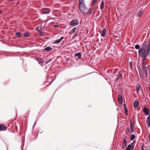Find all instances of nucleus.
Returning a JSON list of instances; mask_svg holds the SVG:
<instances>
[{
	"label": "nucleus",
	"mask_w": 150,
	"mask_h": 150,
	"mask_svg": "<svg viewBox=\"0 0 150 150\" xmlns=\"http://www.w3.org/2000/svg\"><path fill=\"white\" fill-rule=\"evenodd\" d=\"M146 58H143L142 61V68L141 69L140 67H139L138 70L139 74L141 78L143 77V74H145V75L146 77H147L148 76V73L147 69L146 68V63L145 62V59Z\"/></svg>",
	"instance_id": "nucleus-1"
},
{
	"label": "nucleus",
	"mask_w": 150,
	"mask_h": 150,
	"mask_svg": "<svg viewBox=\"0 0 150 150\" xmlns=\"http://www.w3.org/2000/svg\"><path fill=\"white\" fill-rule=\"evenodd\" d=\"M79 9L80 11L83 13H86L88 11V8H85L83 4V0H79Z\"/></svg>",
	"instance_id": "nucleus-2"
},
{
	"label": "nucleus",
	"mask_w": 150,
	"mask_h": 150,
	"mask_svg": "<svg viewBox=\"0 0 150 150\" xmlns=\"http://www.w3.org/2000/svg\"><path fill=\"white\" fill-rule=\"evenodd\" d=\"M139 54L141 58H146L147 55L146 54V50L144 48H140L139 51Z\"/></svg>",
	"instance_id": "nucleus-3"
},
{
	"label": "nucleus",
	"mask_w": 150,
	"mask_h": 150,
	"mask_svg": "<svg viewBox=\"0 0 150 150\" xmlns=\"http://www.w3.org/2000/svg\"><path fill=\"white\" fill-rule=\"evenodd\" d=\"M51 10L48 8H45L42 10V13L43 14H48L50 13Z\"/></svg>",
	"instance_id": "nucleus-4"
},
{
	"label": "nucleus",
	"mask_w": 150,
	"mask_h": 150,
	"mask_svg": "<svg viewBox=\"0 0 150 150\" xmlns=\"http://www.w3.org/2000/svg\"><path fill=\"white\" fill-rule=\"evenodd\" d=\"M116 77L115 79V80L117 81L120 79L121 77H122V75L120 72V71L118 72L117 74L116 75Z\"/></svg>",
	"instance_id": "nucleus-5"
},
{
	"label": "nucleus",
	"mask_w": 150,
	"mask_h": 150,
	"mask_svg": "<svg viewBox=\"0 0 150 150\" xmlns=\"http://www.w3.org/2000/svg\"><path fill=\"white\" fill-rule=\"evenodd\" d=\"M82 56V54L81 52H78L76 53V59L79 61V60L80 59Z\"/></svg>",
	"instance_id": "nucleus-6"
},
{
	"label": "nucleus",
	"mask_w": 150,
	"mask_h": 150,
	"mask_svg": "<svg viewBox=\"0 0 150 150\" xmlns=\"http://www.w3.org/2000/svg\"><path fill=\"white\" fill-rule=\"evenodd\" d=\"M143 111L144 113L146 115H149V109L147 108L146 107H145L143 110Z\"/></svg>",
	"instance_id": "nucleus-7"
},
{
	"label": "nucleus",
	"mask_w": 150,
	"mask_h": 150,
	"mask_svg": "<svg viewBox=\"0 0 150 150\" xmlns=\"http://www.w3.org/2000/svg\"><path fill=\"white\" fill-rule=\"evenodd\" d=\"M64 38V37H62L59 39L56 40L53 42V43L54 44H57L59 43Z\"/></svg>",
	"instance_id": "nucleus-8"
},
{
	"label": "nucleus",
	"mask_w": 150,
	"mask_h": 150,
	"mask_svg": "<svg viewBox=\"0 0 150 150\" xmlns=\"http://www.w3.org/2000/svg\"><path fill=\"white\" fill-rule=\"evenodd\" d=\"M123 143L122 145V148H125L127 146V142L126 138L124 139L123 141Z\"/></svg>",
	"instance_id": "nucleus-9"
},
{
	"label": "nucleus",
	"mask_w": 150,
	"mask_h": 150,
	"mask_svg": "<svg viewBox=\"0 0 150 150\" xmlns=\"http://www.w3.org/2000/svg\"><path fill=\"white\" fill-rule=\"evenodd\" d=\"M118 102L121 104L122 103V98L121 95H118Z\"/></svg>",
	"instance_id": "nucleus-10"
},
{
	"label": "nucleus",
	"mask_w": 150,
	"mask_h": 150,
	"mask_svg": "<svg viewBox=\"0 0 150 150\" xmlns=\"http://www.w3.org/2000/svg\"><path fill=\"white\" fill-rule=\"evenodd\" d=\"M146 122L148 126L150 127V115L147 117Z\"/></svg>",
	"instance_id": "nucleus-11"
},
{
	"label": "nucleus",
	"mask_w": 150,
	"mask_h": 150,
	"mask_svg": "<svg viewBox=\"0 0 150 150\" xmlns=\"http://www.w3.org/2000/svg\"><path fill=\"white\" fill-rule=\"evenodd\" d=\"M138 13L137 14V17L139 18L143 14L144 12L140 10L138 12Z\"/></svg>",
	"instance_id": "nucleus-12"
},
{
	"label": "nucleus",
	"mask_w": 150,
	"mask_h": 150,
	"mask_svg": "<svg viewBox=\"0 0 150 150\" xmlns=\"http://www.w3.org/2000/svg\"><path fill=\"white\" fill-rule=\"evenodd\" d=\"M149 43H148V41H146L144 42L143 44V47L144 49H146Z\"/></svg>",
	"instance_id": "nucleus-13"
},
{
	"label": "nucleus",
	"mask_w": 150,
	"mask_h": 150,
	"mask_svg": "<svg viewBox=\"0 0 150 150\" xmlns=\"http://www.w3.org/2000/svg\"><path fill=\"white\" fill-rule=\"evenodd\" d=\"M6 129L5 127L3 125H0V131H4Z\"/></svg>",
	"instance_id": "nucleus-14"
},
{
	"label": "nucleus",
	"mask_w": 150,
	"mask_h": 150,
	"mask_svg": "<svg viewBox=\"0 0 150 150\" xmlns=\"http://www.w3.org/2000/svg\"><path fill=\"white\" fill-rule=\"evenodd\" d=\"M106 33V30L105 28L103 29L102 32L101 34V36L103 37H104Z\"/></svg>",
	"instance_id": "nucleus-15"
},
{
	"label": "nucleus",
	"mask_w": 150,
	"mask_h": 150,
	"mask_svg": "<svg viewBox=\"0 0 150 150\" xmlns=\"http://www.w3.org/2000/svg\"><path fill=\"white\" fill-rule=\"evenodd\" d=\"M104 1L103 0H102L101 1V2L100 4V9L101 10H102L103 9V7L104 6Z\"/></svg>",
	"instance_id": "nucleus-16"
},
{
	"label": "nucleus",
	"mask_w": 150,
	"mask_h": 150,
	"mask_svg": "<svg viewBox=\"0 0 150 150\" xmlns=\"http://www.w3.org/2000/svg\"><path fill=\"white\" fill-rule=\"evenodd\" d=\"M52 49V48L51 47L49 46L48 47H46L44 50H47V51H51Z\"/></svg>",
	"instance_id": "nucleus-17"
},
{
	"label": "nucleus",
	"mask_w": 150,
	"mask_h": 150,
	"mask_svg": "<svg viewBox=\"0 0 150 150\" xmlns=\"http://www.w3.org/2000/svg\"><path fill=\"white\" fill-rule=\"evenodd\" d=\"M37 31H38L40 32V34H42V28L40 27L39 28V27H37Z\"/></svg>",
	"instance_id": "nucleus-18"
},
{
	"label": "nucleus",
	"mask_w": 150,
	"mask_h": 150,
	"mask_svg": "<svg viewBox=\"0 0 150 150\" xmlns=\"http://www.w3.org/2000/svg\"><path fill=\"white\" fill-rule=\"evenodd\" d=\"M130 129H134V124L132 123L131 120H130Z\"/></svg>",
	"instance_id": "nucleus-19"
},
{
	"label": "nucleus",
	"mask_w": 150,
	"mask_h": 150,
	"mask_svg": "<svg viewBox=\"0 0 150 150\" xmlns=\"http://www.w3.org/2000/svg\"><path fill=\"white\" fill-rule=\"evenodd\" d=\"M21 34L19 32H17L16 33V35L18 38H20L21 36Z\"/></svg>",
	"instance_id": "nucleus-20"
},
{
	"label": "nucleus",
	"mask_w": 150,
	"mask_h": 150,
	"mask_svg": "<svg viewBox=\"0 0 150 150\" xmlns=\"http://www.w3.org/2000/svg\"><path fill=\"white\" fill-rule=\"evenodd\" d=\"M139 103L137 101H135L134 103V104H133L134 106V107L137 108V106L139 105Z\"/></svg>",
	"instance_id": "nucleus-21"
},
{
	"label": "nucleus",
	"mask_w": 150,
	"mask_h": 150,
	"mask_svg": "<svg viewBox=\"0 0 150 150\" xmlns=\"http://www.w3.org/2000/svg\"><path fill=\"white\" fill-rule=\"evenodd\" d=\"M70 25L72 26L75 25V19H74L71 21Z\"/></svg>",
	"instance_id": "nucleus-22"
},
{
	"label": "nucleus",
	"mask_w": 150,
	"mask_h": 150,
	"mask_svg": "<svg viewBox=\"0 0 150 150\" xmlns=\"http://www.w3.org/2000/svg\"><path fill=\"white\" fill-rule=\"evenodd\" d=\"M75 32V28H73V29L71 30L69 33L70 35H71Z\"/></svg>",
	"instance_id": "nucleus-23"
},
{
	"label": "nucleus",
	"mask_w": 150,
	"mask_h": 150,
	"mask_svg": "<svg viewBox=\"0 0 150 150\" xmlns=\"http://www.w3.org/2000/svg\"><path fill=\"white\" fill-rule=\"evenodd\" d=\"M136 89L138 91H139L140 90V85L139 84H137L136 85Z\"/></svg>",
	"instance_id": "nucleus-24"
},
{
	"label": "nucleus",
	"mask_w": 150,
	"mask_h": 150,
	"mask_svg": "<svg viewBox=\"0 0 150 150\" xmlns=\"http://www.w3.org/2000/svg\"><path fill=\"white\" fill-rule=\"evenodd\" d=\"M38 61L39 64L42 63L43 62V60L42 59L39 58L38 59Z\"/></svg>",
	"instance_id": "nucleus-25"
},
{
	"label": "nucleus",
	"mask_w": 150,
	"mask_h": 150,
	"mask_svg": "<svg viewBox=\"0 0 150 150\" xmlns=\"http://www.w3.org/2000/svg\"><path fill=\"white\" fill-rule=\"evenodd\" d=\"M135 136L134 134H133L131 135L130 137V139L131 141H132L135 138Z\"/></svg>",
	"instance_id": "nucleus-26"
},
{
	"label": "nucleus",
	"mask_w": 150,
	"mask_h": 150,
	"mask_svg": "<svg viewBox=\"0 0 150 150\" xmlns=\"http://www.w3.org/2000/svg\"><path fill=\"white\" fill-rule=\"evenodd\" d=\"M131 147L132 146L131 145L129 144L127 146L125 150H130V149L131 148Z\"/></svg>",
	"instance_id": "nucleus-27"
},
{
	"label": "nucleus",
	"mask_w": 150,
	"mask_h": 150,
	"mask_svg": "<svg viewBox=\"0 0 150 150\" xmlns=\"http://www.w3.org/2000/svg\"><path fill=\"white\" fill-rule=\"evenodd\" d=\"M24 35L25 37H28L29 36V33L28 32L25 33H24Z\"/></svg>",
	"instance_id": "nucleus-28"
},
{
	"label": "nucleus",
	"mask_w": 150,
	"mask_h": 150,
	"mask_svg": "<svg viewBox=\"0 0 150 150\" xmlns=\"http://www.w3.org/2000/svg\"><path fill=\"white\" fill-rule=\"evenodd\" d=\"M126 132L128 134H129L130 133V130L129 128L127 127L126 128Z\"/></svg>",
	"instance_id": "nucleus-29"
},
{
	"label": "nucleus",
	"mask_w": 150,
	"mask_h": 150,
	"mask_svg": "<svg viewBox=\"0 0 150 150\" xmlns=\"http://www.w3.org/2000/svg\"><path fill=\"white\" fill-rule=\"evenodd\" d=\"M135 47L136 49H139L140 47V46L139 45L137 44L135 46Z\"/></svg>",
	"instance_id": "nucleus-30"
},
{
	"label": "nucleus",
	"mask_w": 150,
	"mask_h": 150,
	"mask_svg": "<svg viewBox=\"0 0 150 150\" xmlns=\"http://www.w3.org/2000/svg\"><path fill=\"white\" fill-rule=\"evenodd\" d=\"M92 11L91 10V9H88V11L86 13H88L89 14H91V13H92Z\"/></svg>",
	"instance_id": "nucleus-31"
},
{
	"label": "nucleus",
	"mask_w": 150,
	"mask_h": 150,
	"mask_svg": "<svg viewBox=\"0 0 150 150\" xmlns=\"http://www.w3.org/2000/svg\"><path fill=\"white\" fill-rule=\"evenodd\" d=\"M115 38L116 39V40H119L120 39V37L118 36H116L115 37Z\"/></svg>",
	"instance_id": "nucleus-32"
},
{
	"label": "nucleus",
	"mask_w": 150,
	"mask_h": 150,
	"mask_svg": "<svg viewBox=\"0 0 150 150\" xmlns=\"http://www.w3.org/2000/svg\"><path fill=\"white\" fill-rule=\"evenodd\" d=\"M125 109V114H126V115H128V113H127V112H128V110L126 108V109Z\"/></svg>",
	"instance_id": "nucleus-33"
},
{
	"label": "nucleus",
	"mask_w": 150,
	"mask_h": 150,
	"mask_svg": "<svg viewBox=\"0 0 150 150\" xmlns=\"http://www.w3.org/2000/svg\"><path fill=\"white\" fill-rule=\"evenodd\" d=\"M97 0H93V3L92 4V5H94L95 4V3L96 2V1Z\"/></svg>",
	"instance_id": "nucleus-34"
},
{
	"label": "nucleus",
	"mask_w": 150,
	"mask_h": 150,
	"mask_svg": "<svg viewBox=\"0 0 150 150\" xmlns=\"http://www.w3.org/2000/svg\"><path fill=\"white\" fill-rule=\"evenodd\" d=\"M147 54H150V50H149V49H147Z\"/></svg>",
	"instance_id": "nucleus-35"
},
{
	"label": "nucleus",
	"mask_w": 150,
	"mask_h": 150,
	"mask_svg": "<svg viewBox=\"0 0 150 150\" xmlns=\"http://www.w3.org/2000/svg\"><path fill=\"white\" fill-rule=\"evenodd\" d=\"M129 64L130 65V67H131V69L132 68V62H129Z\"/></svg>",
	"instance_id": "nucleus-36"
},
{
	"label": "nucleus",
	"mask_w": 150,
	"mask_h": 150,
	"mask_svg": "<svg viewBox=\"0 0 150 150\" xmlns=\"http://www.w3.org/2000/svg\"><path fill=\"white\" fill-rule=\"evenodd\" d=\"M51 61V59H48V60L45 62V63L46 64H48L49 62H50Z\"/></svg>",
	"instance_id": "nucleus-37"
},
{
	"label": "nucleus",
	"mask_w": 150,
	"mask_h": 150,
	"mask_svg": "<svg viewBox=\"0 0 150 150\" xmlns=\"http://www.w3.org/2000/svg\"><path fill=\"white\" fill-rule=\"evenodd\" d=\"M79 23V22L76 19V25H78Z\"/></svg>",
	"instance_id": "nucleus-38"
},
{
	"label": "nucleus",
	"mask_w": 150,
	"mask_h": 150,
	"mask_svg": "<svg viewBox=\"0 0 150 150\" xmlns=\"http://www.w3.org/2000/svg\"><path fill=\"white\" fill-rule=\"evenodd\" d=\"M147 49H149V50H150V42H149V43L148 47H147Z\"/></svg>",
	"instance_id": "nucleus-39"
},
{
	"label": "nucleus",
	"mask_w": 150,
	"mask_h": 150,
	"mask_svg": "<svg viewBox=\"0 0 150 150\" xmlns=\"http://www.w3.org/2000/svg\"><path fill=\"white\" fill-rule=\"evenodd\" d=\"M123 105L124 106V109H126L127 108H126V104H124Z\"/></svg>",
	"instance_id": "nucleus-40"
},
{
	"label": "nucleus",
	"mask_w": 150,
	"mask_h": 150,
	"mask_svg": "<svg viewBox=\"0 0 150 150\" xmlns=\"http://www.w3.org/2000/svg\"><path fill=\"white\" fill-rule=\"evenodd\" d=\"M131 129V132H133L134 131V129Z\"/></svg>",
	"instance_id": "nucleus-41"
},
{
	"label": "nucleus",
	"mask_w": 150,
	"mask_h": 150,
	"mask_svg": "<svg viewBox=\"0 0 150 150\" xmlns=\"http://www.w3.org/2000/svg\"><path fill=\"white\" fill-rule=\"evenodd\" d=\"M142 150H144V145H143L142 147Z\"/></svg>",
	"instance_id": "nucleus-42"
},
{
	"label": "nucleus",
	"mask_w": 150,
	"mask_h": 150,
	"mask_svg": "<svg viewBox=\"0 0 150 150\" xmlns=\"http://www.w3.org/2000/svg\"><path fill=\"white\" fill-rule=\"evenodd\" d=\"M149 141H150V135L149 136Z\"/></svg>",
	"instance_id": "nucleus-43"
},
{
	"label": "nucleus",
	"mask_w": 150,
	"mask_h": 150,
	"mask_svg": "<svg viewBox=\"0 0 150 150\" xmlns=\"http://www.w3.org/2000/svg\"><path fill=\"white\" fill-rule=\"evenodd\" d=\"M58 25H54V27H58Z\"/></svg>",
	"instance_id": "nucleus-44"
},
{
	"label": "nucleus",
	"mask_w": 150,
	"mask_h": 150,
	"mask_svg": "<svg viewBox=\"0 0 150 150\" xmlns=\"http://www.w3.org/2000/svg\"><path fill=\"white\" fill-rule=\"evenodd\" d=\"M1 13V11L0 10V14Z\"/></svg>",
	"instance_id": "nucleus-45"
},
{
	"label": "nucleus",
	"mask_w": 150,
	"mask_h": 150,
	"mask_svg": "<svg viewBox=\"0 0 150 150\" xmlns=\"http://www.w3.org/2000/svg\"><path fill=\"white\" fill-rule=\"evenodd\" d=\"M75 37V35H74V38Z\"/></svg>",
	"instance_id": "nucleus-46"
},
{
	"label": "nucleus",
	"mask_w": 150,
	"mask_h": 150,
	"mask_svg": "<svg viewBox=\"0 0 150 150\" xmlns=\"http://www.w3.org/2000/svg\"><path fill=\"white\" fill-rule=\"evenodd\" d=\"M75 36H76V34Z\"/></svg>",
	"instance_id": "nucleus-47"
}]
</instances>
